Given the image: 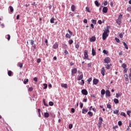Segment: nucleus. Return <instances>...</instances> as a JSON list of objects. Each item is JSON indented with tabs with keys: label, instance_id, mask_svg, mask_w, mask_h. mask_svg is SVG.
<instances>
[{
	"label": "nucleus",
	"instance_id": "1",
	"mask_svg": "<svg viewBox=\"0 0 131 131\" xmlns=\"http://www.w3.org/2000/svg\"><path fill=\"white\" fill-rule=\"evenodd\" d=\"M109 32H110V31L108 29L105 30L104 31V32L102 34V39H103V40H106V38L108 37V36L109 35Z\"/></svg>",
	"mask_w": 131,
	"mask_h": 131
},
{
	"label": "nucleus",
	"instance_id": "2",
	"mask_svg": "<svg viewBox=\"0 0 131 131\" xmlns=\"http://www.w3.org/2000/svg\"><path fill=\"white\" fill-rule=\"evenodd\" d=\"M68 31L70 34L68 33L66 34V37H67V38H71L73 33H72V32H71V30L69 29L68 30Z\"/></svg>",
	"mask_w": 131,
	"mask_h": 131
},
{
	"label": "nucleus",
	"instance_id": "3",
	"mask_svg": "<svg viewBox=\"0 0 131 131\" xmlns=\"http://www.w3.org/2000/svg\"><path fill=\"white\" fill-rule=\"evenodd\" d=\"M111 62V59L109 57H106L104 59V63H106L107 64H108V63H110Z\"/></svg>",
	"mask_w": 131,
	"mask_h": 131
},
{
	"label": "nucleus",
	"instance_id": "4",
	"mask_svg": "<svg viewBox=\"0 0 131 131\" xmlns=\"http://www.w3.org/2000/svg\"><path fill=\"white\" fill-rule=\"evenodd\" d=\"M77 72V68H74L72 69V75L73 76L74 74H76V73Z\"/></svg>",
	"mask_w": 131,
	"mask_h": 131
},
{
	"label": "nucleus",
	"instance_id": "5",
	"mask_svg": "<svg viewBox=\"0 0 131 131\" xmlns=\"http://www.w3.org/2000/svg\"><path fill=\"white\" fill-rule=\"evenodd\" d=\"M81 93L82 94V95H84V96H87V95L88 94V91H86V90H85V89L82 90Z\"/></svg>",
	"mask_w": 131,
	"mask_h": 131
},
{
	"label": "nucleus",
	"instance_id": "6",
	"mask_svg": "<svg viewBox=\"0 0 131 131\" xmlns=\"http://www.w3.org/2000/svg\"><path fill=\"white\" fill-rule=\"evenodd\" d=\"M105 67H102L101 69V73L102 75V76H105Z\"/></svg>",
	"mask_w": 131,
	"mask_h": 131
},
{
	"label": "nucleus",
	"instance_id": "7",
	"mask_svg": "<svg viewBox=\"0 0 131 131\" xmlns=\"http://www.w3.org/2000/svg\"><path fill=\"white\" fill-rule=\"evenodd\" d=\"M85 59H89V55L88 54V50L84 51V54Z\"/></svg>",
	"mask_w": 131,
	"mask_h": 131
},
{
	"label": "nucleus",
	"instance_id": "8",
	"mask_svg": "<svg viewBox=\"0 0 131 131\" xmlns=\"http://www.w3.org/2000/svg\"><path fill=\"white\" fill-rule=\"evenodd\" d=\"M102 12L103 13H107V12H108V7H103V9H102Z\"/></svg>",
	"mask_w": 131,
	"mask_h": 131
},
{
	"label": "nucleus",
	"instance_id": "9",
	"mask_svg": "<svg viewBox=\"0 0 131 131\" xmlns=\"http://www.w3.org/2000/svg\"><path fill=\"white\" fill-rule=\"evenodd\" d=\"M58 47H59V45H58V43L55 42L53 46V48L55 50H56V49H58Z\"/></svg>",
	"mask_w": 131,
	"mask_h": 131
},
{
	"label": "nucleus",
	"instance_id": "10",
	"mask_svg": "<svg viewBox=\"0 0 131 131\" xmlns=\"http://www.w3.org/2000/svg\"><path fill=\"white\" fill-rule=\"evenodd\" d=\"M93 82L94 84H98V83H99V80H98L97 79H94Z\"/></svg>",
	"mask_w": 131,
	"mask_h": 131
},
{
	"label": "nucleus",
	"instance_id": "11",
	"mask_svg": "<svg viewBox=\"0 0 131 131\" xmlns=\"http://www.w3.org/2000/svg\"><path fill=\"white\" fill-rule=\"evenodd\" d=\"M90 40L91 42H94L96 41V37H95V36L92 37L90 38Z\"/></svg>",
	"mask_w": 131,
	"mask_h": 131
},
{
	"label": "nucleus",
	"instance_id": "12",
	"mask_svg": "<svg viewBox=\"0 0 131 131\" xmlns=\"http://www.w3.org/2000/svg\"><path fill=\"white\" fill-rule=\"evenodd\" d=\"M105 95L106 97H110V96H111L110 95V91L109 90H106L105 92Z\"/></svg>",
	"mask_w": 131,
	"mask_h": 131
},
{
	"label": "nucleus",
	"instance_id": "13",
	"mask_svg": "<svg viewBox=\"0 0 131 131\" xmlns=\"http://www.w3.org/2000/svg\"><path fill=\"white\" fill-rule=\"evenodd\" d=\"M105 68H106V69H110V68H111V66H112V64H105Z\"/></svg>",
	"mask_w": 131,
	"mask_h": 131
},
{
	"label": "nucleus",
	"instance_id": "14",
	"mask_svg": "<svg viewBox=\"0 0 131 131\" xmlns=\"http://www.w3.org/2000/svg\"><path fill=\"white\" fill-rule=\"evenodd\" d=\"M116 23H117L118 25H120V24H121V19L118 18L116 20Z\"/></svg>",
	"mask_w": 131,
	"mask_h": 131
},
{
	"label": "nucleus",
	"instance_id": "15",
	"mask_svg": "<svg viewBox=\"0 0 131 131\" xmlns=\"http://www.w3.org/2000/svg\"><path fill=\"white\" fill-rule=\"evenodd\" d=\"M61 86L62 88H64V89H67V88H68V86L67 85V84H64V83H62L61 84Z\"/></svg>",
	"mask_w": 131,
	"mask_h": 131
},
{
	"label": "nucleus",
	"instance_id": "16",
	"mask_svg": "<svg viewBox=\"0 0 131 131\" xmlns=\"http://www.w3.org/2000/svg\"><path fill=\"white\" fill-rule=\"evenodd\" d=\"M92 53L93 56H96V51H95V49H92Z\"/></svg>",
	"mask_w": 131,
	"mask_h": 131
},
{
	"label": "nucleus",
	"instance_id": "17",
	"mask_svg": "<svg viewBox=\"0 0 131 131\" xmlns=\"http://www.w3.org/2000/svg\"><path fill=\"white\" fill-rule=\"evenodd\" d=\"M44 116L46 118H48L50 116V114L48 113H45Z\"/></svg>",
	"mask_w": 131,
	"mask_h": 131
},
{
	"label": "nucleus",
	"instance_id": "18",
	"mask_svg": "<svg viewBox=\"0 0 131 131\" xmlns=\"http://www.w3.org/2000/svg\"><path fill=\"white\" fill-rule=\"evenodd\" d=\"M71 10H72V12H75V6L72 5Z\"/></svg>",
	"mask_w": 131,
	"mask_h": 131
},
{
	"label": "nucleus",
	"instance_id": "19",
	"mask_svg": "<svg viewBox=\"0 0 131 131\" xmlns=\"http://www.w3.org/2000/svg\"><path fill=\"white\" fill-rule=\"evenodd\" d=\"M114 102L115 103V104H118V103H119V100H118V99L117 98H115L114 99Z\"/></svg>",
	"mask_w": 131,
	"mask_h": 131
},
{
	"label": "nucleus",
	"instance_id": "20",
	"mask_svg": "<svg viewBox=\"0 0 131 131\" xmlns=\"http://www.w3.org/2000/svg\"><path fill=\"white\" fill-rule=\"evenodd\" d=\"M114 114H116L117 115H119V110L114 111Z\"/></svg>",
	"mask_w": 131,
	"mask_h": 131
},
{
	"label": "nucleus",
	"instance_id": "21",
	"mask_svg": "<svg viewBox=\"0 0 131 131\" xmlns=\"http://www.w3.org/2000/svg\"><path fill=\"white\" fill-rule=\"evenodd\" d=\"M17 66L20 68H22V67H23V63L18 62L17 64Z\"/></svg>",
	"mask_w": 131,
	"mask_h": 131
},
{
	"label": "nucleus",
	"instance_id": "22",
	"mask_svg": "<svg viewBox=\"0 0 131 131\" xmlns=\"http://www.w3.org/2000/svg\"><path fill=\"white\" fill-rule=\"evenodd\" d=\"M123 45L124 46L126 50H128V47L127 46V45L125 43V42H123Z\"/></svg>",
	"mask_w": 131,
	"mask_h": 131
},
{
	"label": "nucleus",
	"instance_id": "23",
	"mask_svg": "<svg viewBox=\"0 0 131 131\" xmlns=\"http://www.w3.org/2000/svg\"><path fill=\"white\" fill-rule=\"evenodd\" d=\"M103 123V122H100V121H99L98 123V127H101L102 126V124Z\"/></svg>",
	"mask_w": 131,
	"mask_h": 131
},
{
	"label": "nucleus",
	"instance_id": "24",
	"mask_svg": "<svg viewBox=\"0 0 131 131\" xmlns=\"http://www.w3.org/2000/svg\"><path fill=\"white\" fill-rule=\"evenodd\" d=\"M83 78V75H80L78 78V80H81Z\"/></svg>",
	"mask_w": 131,
	"mask_h": 131
},
{
	"label": "nucleus",
	"instance_id": "25",
	"mask_svg": "<svg viewBox=\"0 0 131 131\" xmlns=\"http://www.w3.org/2000/svg\"><path fill=\"white\" fill-rule=\"evenodd\" d=\"M86 112H88V109L83 108L82 113L83 114H85V113H86Z\"/></svg>",
	"mask_w": 131,
	"mask_h": 131
},
{
	"label": "nucleus",
	"instance_id": "26",
	"mask_svg": "<svg viewBox=\"0 0 131 131\" xmlns=\"http://www.w3.org/2000/svg\"><path fill=\"white\" fill-rule=\"evenodd\" d=\"M95 4L96 7H100V4H99V2L97 1H95Z\"/></svg>",
	"mask_w": 131,
	"mask_h": 131
},
{
	"label": "nucleus",
	"instance_id": "27",
	"mask_svg": "<svg viewBox=\"0 0 131 131\" xmlns=\"http://www.w3.org/2000/svg\"><path fill=\"white\" fill-rule=\"evenodd\" d=\"M28 81H29V80L28 79H25L24 81V84H26V83H27Z\"/></svg>",
	"mask_w": 131,
	"mask_h": 131
},
{
	"label": "nucleus",
	"instance_id": "28",
	"mask_svg": "<svg viewBox=\"0 0 131 131\" xmlns=\"http://www.w3.org/2000/svg\"><path fill=\"white\" fill-rule=\"evenodd\" d=\"M123 34H124V32L121 33L119 34V37H120V38H122V37H123Z\"/></svg>",
	"mask_w": 131,
	"mask_h": 131
},
{
	"label": "nucleus",
	"instance_id": "29",
	"mask_svg": "<svg viewBox=\"0 0 131 131\" xmlns=\"http://www.w3.org/2000/svg\"><path fill=\"white\" fill-rule=\"evenodd\" d=\"M9 9L10 10L11 13H12V12H14V8H13V7L10 6Z\"/></svg>",
	"mask_w": 131,
	"mask_h": 131
},
{
	"label": "nucleus",
	"instance_id": "30",
	"mask_svg": "<svg viewBox=\"0 0 131 131\" xmlns=\"http://www.w3.org/2000/svg\"><path fill=\"white\" fill-rule=\"evenodd\" d=\"M120 115H121V116H124V117H126V115L124 112L121 113Z\"/></svg>",
	"mask_w": 131,
	"mask_h": 131
},
{
	"label": "nucleus",
	"instance_id": "31",
	"mask_svg": "<svg viewBox=\"0 0 131 131\" xmlns=\"http://www.w3.org/2000/svg\"><path fill=\"white\" fill-rule=\"evenodd\" d=\"M43 86H44V88H43V89H44V90H46V89L48 88V84H47V83H44V84H43Z\"/></svg>",
	"mask_w": 131,
	"mask_h": 131
},
{
	"label": "nucleus",
	"instance_id": "32",
	"mask_svg": "<svg viewBox=\"0 0 131 131\" xmlns=\"http://www.w3.org/2000/svg\"><path fill=\"white\" fill-rule=\"evenodd\" d=\"M12 71H9L8 72V75L9 76H12Z\"/></svg>",
	"mask_w": 131,
	"mask_h": 131
},
{
	"label": "nucleus",
	"instance_id": "33",
	"mask_svg": "<svg viewBox=\"0 0 131 131\" xmlns=\"http://www.w3.org/2000/svg\"><path fill=\"white\" fill-rule=\"evenodd\" d=\"M55 18H52L51 19H50V23H55Z\"/></svg>",
	"mask_w": 131,
	"mask_h": 131
},
{
	"label": "nucleus",
	"instance_id": "34",
	"mask_svg": "<svg viewBox=\"0 0 131 131\" xmlns=\"http://www.w3.org/2000/svg\"><path fill=\"white\" fill-rule=\"evenodd\" d=\"M106 106H107V108H108V109H111L112 107L110 104H107Z\"/></svg>",
	"mask_w": 131,
	"mask_h": 131
},
{
	"label": "nucleus",
	"instance_id": "35",
	"mask_svg": "<svg viewBox=\"0 0 131 131\" xmlns=\"http://www.w3.org/2000/svg\"><path fill=\"white\" fill-rule=\"evenodd\" d=\"M102 53H103V54L105 55H108V52H107L106 50H103Z\"/></svg>",
	"mask_w": 131,
	"mask_h": 131
},
{
	"label": "nucleus",
	"instance_id": "36",
	"mask_svg": "<svg viewBox=\"0 0 131 131\" xmlns=\"http://www.w3.org/2000/svg\"><path fill=\"white\" fill-rule=\"evenodd\" d=\"M122 68H123L124 69H125V68H126V64L125 63H123L122 64Z\"/></svg>",
	"mask_w": 131,
	"mask_h": 131
},
{
	"label": "nucleus",
	"instance_id": "37",
	"mask_svg": "<svg viewBox=\"0 0 131 131\" xmlns=\"http://www.w3.org/2000/svg\"><path fill=\"white\" fill-rule=\"evenodd\" d=\"M101 95H105V90L102 89L101 91Z\"/></svg>",
	"mask_w": 131,
	"mask_h": 131
},
{
	"label": "nucleus",
	"instance_id": "38",
	"mask_svg": "<svg viewBox=\"0 0 131 131\" xmlns=\"http://www.w3.org/2000/svg\"><path fill=\"white\" fill-rule=\"evenodd\" d=\"M69 45H72L73 43V40L70 39L69 41Z\"/></svg>",
	"mask_w": 131,
	"mask_h": 131
},
{
	"label": "nucleus",
	"instance_id": "39",
	"mask_svg": "<svg viewBox=\"0 0 131 131\" xmlns=\"http://www.w3.org/2000/svg\"><path fill=\"white\" fill-rule=\"evenodd\" d=\"M72 127H73V125H72V124H70L69 125V128L70 129H71V128H72Z\"/></svg>",
	"mask_w": 131,
	"mask_h": 131
},
{
	"label": "nucleus",
	"instance_id": "40",
	"mask_svg": "<svg viewBox=\"0 0 131 131\" xmlns=\"http://www.w3.org/2000/svg\"><path fill=\"white\" fill-rule=\"evenodd\" d=\"M6 36H7V39L8 40H10L11 39V35L10 34H8Z\"/></svg>",
	"mask_w": 131,
	"mask_h": 131
},
{
	"label": "nucleus",
	"instance_id": "41",
	"mask_svg": "<svg viewBox=\"0 0 131 131\" xmlns=\"http://www.w3.org/2000/svg\"><path fill=\"white\" fill-rule=\"evenodd\" d=\"M43 103L45 105V106H47V107L49 106V105L47 103H46V101L45 100V99H43Z\"/></svg>",
	"mask_w": 131,
	"mask_h": 131
},
{
	"label": "nucleus",
	"instance_id": "42",
	"mask_svg": "<svg viewBox=\"0 0 131 131\" xmlns=\"http://www.w3.org/2000/svg\"><path fill=\"white\" fill-rule=\"evenodd\" d=\"M49 104V106H54V102L52 101H50Z\"/></svg>",
	"mask_w": 131,
	"mask_h": 131
},
{
	"label": "nucleus",
	"instance_id": "43",
	"mask_svg": "<svg viewBox=\"0 0 131 131\" xmlns=\"http://www.w3.org/2000/svg\"><path fill=\"white\" fill-rule=\"evenodd\" d=\"M88 114H89V115H90V116H93V113H92V112H89L88 113Z\"/></svg>",
	"mask_w": 131,
	"mask_h": 131
},
{
	"label": "nucleus",
	"instance_id": "44",
	"mask_svg": "<svg viewBox=\"0 0 131 131\" xmlns=\"http://www.w3.org/2000/svg\"><path fill=\"white\" fill-rule=\"evenodd\" d=\"M85 9H86V11L88 12V13H91V10H90V8L87 7H86Z\"/></svg>",
	"mask_w": 131,
	"mask_h": 131
},
{
	"label": "nucleus",
	"instance_id": "45",
	"mask_svg": "<svg viewBox=\"0 0 131 131\" xmlns=\"http://www.w3.org/2000/svg\"><path fill=\"white\" fill-rule=\"evenodd\" d=\"M121 96V94H118V93H117L116 94V98H119V96Z\"/></svg>",
	"mask_w": 131,
	"mask_h": 131
},
{
	"label": "nucleus",
	"instance_id": "46",
	"mask_svg": "<svg viewBox=\"0 0 131 131\" xmlns=\"http://www.w3.org/2000/svg\"><path fill=\"white\" fill-rule=\"evenodd\" d=\"M92 23H93V24H96V23H97V20H94V19H92Z\"/></svg>",
	"mask_w": 131,
	"mask_h": 131
},
{
	"label": "nucleus",
	"instance_id": "47",
	"mask_svg": "<svg viewBox=\"0 0 131 131\" xmlns=\"http://www.w3.org/2000/svg\"><path fill=\"white\" fill-rule=\"evenodd\" d=\"M118 125H119L120 126L122 125V122H121V121H119L118 122Z\"/></svg>",
	"mask_w": 131,
	"mask_h": 131
},
{
	"label": "nucleus",
	"instance_id": "48",
	"mask_svg": "<svg viewBox=\"0 0 131 131\" xmlns=\"http://www.w3.org/2000/svg\"><path fill=\"white\" fill-rule=\"evenodd\" d=\"M64 55H68V54H69V53H68V51L67 50H64Z\"/></svg>",
	"mask_w": 131,
	"mask_h": 131
},
{
	"label": "nucleus",
	"instance_id": "49",
	"mask_svg": "<svg viewBox=\"0 0 131 131\" xmlns=\"http://www.w3.org/2000/svg\"><path fill=\"white\" fill-rule=\"evenodd\" d=\"M113 128L114 129H115V130H116V128H118V125H116V126H114V127H113Z\"/></svg>",
	"mask_w": 131,
	"mask_h": 131
},
{
	"label": "nucleus",
	"instance_id": "50",
	"mask_svg": "<svg viewBox=\"0 0 131 131\" xmlns=\"http://www.w3.org/2000/svg\"><path fill=\"white\" fill-rule=\"evenodd\" d=\"M29 92H32V91H33V88H32V87L29 88Z\"/></svg>",
	"mask_w": 131,
	"mask_h": 131
},
{
	"label": "nucleus",
	"instance_id": "51",
	"mask_svg": "<svg viewBox=\"0 0 131 131\" xmlns=\"http://www.w3.org/2000/svg\"><path fill=\"white\" fill-rule=\"evenodd\" d=\"M130 113H131L130 111H128L127 112V115H128V116H130Z\"/></svg>",
	"mask_w": 131,
	"mask_h": 131
},
{
	"label": "nucleus",
	"instance_id": "52",
	"mask_svg": "<svg viewBox=\"0 0 131 131\" xmlns=\"http://www.w3.org/2000/svg\"><path fill=\"white\" fill-rule=\"evenodd\" d=\"M31 46H33V45H34V41L33 40H31Z\"/></svg>",
	"mask_w": 131,
	"mask_h": 131
},
{
	"label": "nucleus",
	"instance_id": "53",
	"mask_svg": "<svg viewBox=\"0 0 131 131\" xmlns=\"http://www.w3.org/2000/svg\"><path fill=\"white\" fill-rule=\"evenodd\" d=\"M115 40L117 41V42H120V40L117 38H115Z\"/></svg>",
	"mask_w": 131,
	"mask_h": 131
},
{
	"label": "nucleus",
	"instance_id": "54",
	"mask_svg": "<svg viewBox=\"0 0 131 131\" xmlns=\"http://www.w3.org/2000/svg\"><path fill=\"white\" fill-rule=\"evenodd\" d=\"M104 6H107L108 5V2L107 1H104L103 3Z\"/></svg>",
	"mask_w": 131,
	"mask_h": 131
},
{
	"label": "nucleus",
	"instance_id": "55",
	"mask_svg": "<svg viewBox=\"0 0 131 131\" xmlns=\"http://www.w3.org/2000/svg\"><path fill=\"white\" fill-rule=\"evenodd\" d=\"M80 108H82L83 107V103H82V102L80 103Z\"/></svg>",
	"mask_w": 131,
	"mask_h": 131
},
{
	"label": "nucleus",
	"instance_id": "56",
	"mask_svg": "<svg viewBox=\"0 0 131 131\" xmlns=\"http://www.w3.org/2000/svg\"><path fill=\"white\" fill-rule=\"evenodd\" d=\"M125 80L126 83H128L129 82L128 78L125 79Z\"/></svg>",
	"mask_w": 131,
	"mask_h": 131
},
{
	"label": "nucleus",
	"instance_id": "57",
	"mask_svg": "<svg viewBox=\"0 0 131 131\" xmlns=\"http://www.w3.org/2000/svg\"><path fill=\"white\" fill-rule=\"evenodd\" d=\"M71 112L72 113H74V112H75V110H74V108H71Z\"/></svg>",
	"mask_w": 131,
	"mask_h": 131
},
{
	"label": "nucleus",
	"instance_id": "58",
	"mask_svg": "<svg viewBox=\"0 0 131 131\" xmlns=\"http://www.w3.org/2000/svg\"><path fill=\"white\" fill-rule=\"evenodd\" d=\"M82 83H81V85H83L84 84V80H81Z\"/></svg>",
	"mask_w": 131,
	"mask_h": 131
},
{
	"label": "nucleus",
	"instance_id": "59",
	"mask_svg": "<svg viewBox=\"0 0 131 131\" xmlns=\"http://www.w3.org/2000/svg\"><path fill=\"white\" fill-rule=\"evenodd\" d=\"M75 48H76V49H78L79 48V45L77 44V45L75 46Z\"/></svg>",
	"mask_w": 131,
	"mask_h": 131
},
{
	"label": "nucleus",
	"instance_id": "60",
	"mask_svg": "<svg viewBox=\"0 0 131 131\" xmlns=\"http://www.w3.org/2000/svg\"><path fill=\"white\" fill-rule=\"evenodd\" d=\"M99 121L103 122V118L102 117H99Z\"/></svg>",
	"mask_w": 131,
	"mask_h": 131
},
{
	"label": "nucleus",
	"instance_id": "61",
	"mask_svg": "<svg viewBox=\"0 0 131 131\" xmlns=\"http://www.w3.org/2000/svg\"><path fill=\"white\" fill-rule=\"evenodd\" d=\"M92 78H90L88 80V82L90 83V82H91V81H92Z\"/></svg>",
	"mask_w": 131,
	"mask_h": 131
},
{
	"label": "nucleus",
	"instance_id": "62",
	"mask_svg": "<svg viewBox=\"0 0 131 131\" xmlns=\"http://www.w3.org/2000/svg\"><path fill=\"white\" fill-rule=\"evenodd\" d=\"M129 78L130 79V80H131V70L129 74Z\"/></svg>",
	"mask_w": 131,
	"mask_h": 131
},
{
	"label": "nucleus",
	"instance_id": "63",
	"mask_svg": "<svg viewBox=\"0 0 131 131\" xmlns=\"http://www.w3.org/2000/svg\"><path fill=\"white\" fill-rule=\"evenodd\" d=\"M33 80L34 81L37 82V77H34Z\"/></svg>",
	"mask_w": 131,
	"mask_h": 131
},
{
	"label": "nucleus",
	"instance_id": "64",
	"mask_svg": "<svg viewBox=\"0 0 131 131\" xmlns=\"http://www.w3.org/2000/svg\"><path fill=\"white\" fill-rule=\"evenodd\" d=\"M83 23H88V19H84L83 20Z\"/></svg>",
	"mask_w": 131,
	"mask_h": 131
}]
</instances>
